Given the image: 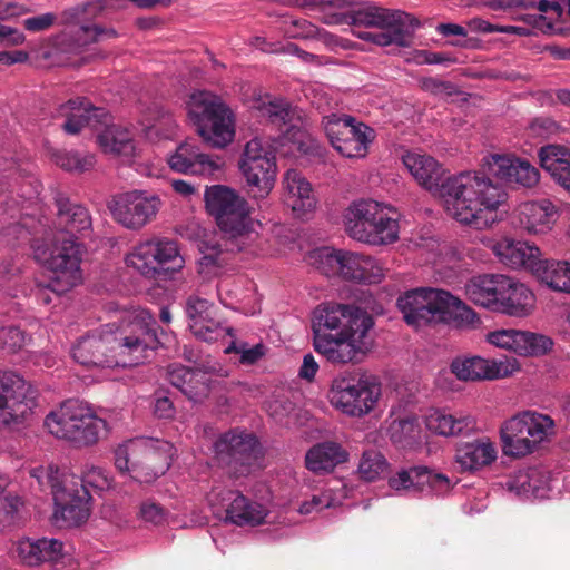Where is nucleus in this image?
Instances as JSON below:
<instances>
[{"label":"nucleus","mask_w":570,"mask_h":570,"mask_svg":"<svg viewBox=\"0 0 570 570\" xmlns=\"http://www.w3.org/2000/svg\"><path fill=\"white\" fill-rule=\"evenodd\" d=\"M403 164L414 179L444 202L445 209L460 224L476 230L501 219L499 209L508 194L501 184L483 171H464L443 178L444 169L431 156L407 153Z\"/></svg>","instance_id":"nucleus-1"},{"label":"nucleus","mask_w":570,"mask_h":570,"mask_svg":"<svg viewBox=\"0 0 570 570\" xmlns=\"http://www.w3.org/2000/svg\"><path fill=\"white\" fill-rule=\"evenodd\" d=\"M156 320L149 312H140L126 326L107 324L101 332L81 337L72 347V357L86 367H112L120 364L117 356L131 355L132 363L144 358V352L155 348Z\"/></svg>","instance_id":"nucleus-2"},{"label":"nucleus","mask_w":570,"mask_h":570,"mask_svg":"<svg viewBox=\"0 0 570 570\" xmlns=\"http://www.w3.org/2000/svg\"><path fill=\"white\" fill-rule=\"evenodd\" d=\"M205 202L222 236L203 242L200 265L222 268L228 264L233 254L243 250L257 238V232L248 215L246 200L235 190L222 185L212 186L206 189Z\"/></svg>","instance_id":"nucleus-3"},{"label":"nucleus","mask_w":570,"mask_h":570,"mask_svg":"<svg viewBox=\"0 0 570 570\" xmlns=\"http://www.w3.org/2000/svg\"><path fill=\"white\" fill-rule=\"evenodd\" d=\"M396 305L407 325H450L460 330H473L481 324L478 314L450 292L432 287H419L405 292Z\"/></svg>","instance_id":"nucleus-4"},{"label":"nucleus","mask_w":570,"mask_h":570,"mask_svg":"<svg viewBox=\"0 0 570 570\" xmlns=\"http://www.w3.org/2000/svg\"><path fill=\"white\" fill-rule=\"evenodd\" d=\"M57 117L65 118L61 128L69 135H78L83 128L98 130L105 127L97 136L98 144L105 153L118 156H131L135 151L132 135L119 126H109L110 116L105 108L96 107L86 97L69 99L59 106Z\"/></svg>","instance_id":"nucleus-5"},{"label":"nucleus","mask_w":570,"mask_h":570,"mask_svg":"<svg viewBox=\"0 0 570 570\" xmlns=\"http://www.w3.org/2000/svg\"><path fill=\"white\" fill-rule=\"evenodd\" d=\"M466 294L476 305L515 317L529 315L534 303V295L524 284L502 274L473 277Z\"/></svg>","instance_id":"nucleus-6"},{"label":"nucleus","mask_w":570,"mask_h":570,"mask_svg":"<svg viewBox=\"0 0 570 570\" xmlns=\"http://www.w3.org/2000/svg\"><path fill=\"white\" fill-rule=\"evenodd\" d=\"M187 111L196 131L208 147L224 148L235 137L234 116L220 97L208 91L190 95Z\"/></svg>","instance_id":"nucleus-7"},{"label":"nucleus","mask_w":570,"mask_h":570,"mask_svg":"<svg viewBox=\"0 0 570 570\" xmlns=\"http://www.w3.org/2000/svg\"><path fill=\"white\" fill-rule=\"evenodd\" d=\"M36 258L49 272L47 279L37 284V298L42 304L52 302L51 294L59 296L80 283V252L73 239L60 240L55 248L37 249Z\"/></svg>","instance_id":"nucleus-8"},{"label":"nucleus","mask_w":570,"mask_h":570,"mask_svg":"<svg viewBox=\"0 0 570 570\" xmlns=\"http://www.w3.org/2000/svg\"><path fill=\"white\" fill-rule=\"evenodd\" d=\"M344 225L351 238L368 245H387L399 238L396 213L390 215L385 207L372 199L351 204L344 214Z\"/></svg>","instance_id":"nucleus-9"},{"label":"nucleus","mask_w":570,"mask_h":570,"mask_svg":"<svg viewBox=\"0 0 570 570\" xmlns=\"http://www.w3.org/2000/svg\"><path fill=\"white\" fill-rule=\"evenodd\" d=\"M49 433L77 446L97 443L107 434V422L98 417L90 407L79 400H67L50 412L45 420Z\"/></svg>","instance_id":"nucleus-10"},{"label":"nucleus","mask_w":570,"mask_h":570,"mask_svg":"<svg viewBox=\"0 0 570 570\" xmlns=\"http://www.w3.org/2000/svg\"><path fill=\"white\" fill-rule=\"evenodd\" d=\"M168 449L169 444L159 440H129L115 450V466L139 483H151L170 465Z\"/></svg>","instance_id":"nucleus-11"},{"label":"nucleus","mask_w":570,"mask_h":570,"mask_svg":"<svg viewBox=\"0 0 570 570\" xmlns=\"http://www.w3.org/2000/svg\"><path fill=\"white\" fill-rule=\"evenodd\" d=\"M553 429L554 422L549 415L533 411L519 413L500 429L503 453L513 458L525 456L553 434Z\"/></svg>","instance_id":"nucleus-12"},{"label":"nucleus","mask_w":570,"mask_h":570,"mask_svg":"<svg viewBox=\"0 0 570 570\" xmlns=\"http://www.w3.org/2000/svg\"><path fill=\"white\" fill-rule=\"evenodd\" d=\"M380 395L381 384L376 376L354 372L333 381L330 400L344 414L361 417L374 409Z\"/></svg>","instance_id":"nucleus-13"},{"label":"nucleus","mask_w":570,"mask_h":570,"mask_svg":"<svg viewBox=\"0 0 570 570\" xmlns=\"http://www.w3.org/2000/svg\"><path fill=\"white\" fill-rule=\"evenodd\" d=\"M127 264L151 279L166 278L184 267L176 240L153 238L140 243L127 256Z\"/></svg>","instance_id":"nucleus-14"},{"label":"nucleus","mask_w":570,"mask_h":570,"mask_svg":"<svg viewBox=\"0 0 570 570\" xmlns=\"http://www.w3.org/2000/svg\"><path fill=\"white\" fill-rule=\"evenodd\" d=\"M214 460L233 478L248 475L259 455V442L250 433L230 430L223 433L214 443Z\"/></svg>","instance_id":"nucleus-15"},{"label":"nucleus","mask_w":570,"mask_h":570,"mask_svg":"<svg viewBox=\"0 0 570 570\" xmlns=\"http://www.w3.org/2000/svg\"><path fill=\"white\" fill-rule=\"evenodd\" d=\"M373 317L362 308L334 302L318 305L313 313L312 328L314 338L318 336H333L338 332H356V337H362L364 333L373 327Z\"/></svg>","instance_id":"nucleus-16"},{"label":"nucleus","mask_w":570,"mask_h":570,"mask_svg":"<svg viewBox=\"0 0 570 570\" xmlns=\"http://www.w3.org/2000/svg\"><path fill=\"white\" fill-rule=\"evenodd\" d=\"M248 193L254 198H264L274 188L276 180V158L269 146H264L258 138L249 140L239 160Z\"/></svg>","instance_id":"nucleus-17"},{"label":"nucleus","mask_w":570,"mask_h":570,"mask_svg":"<svg viewBox=\"0 0 570 570\" xmlns=\"http://www.w3.org/2000/svg\"><path fill=\"white\" fill-rule=\"evenodd\" d=\"M37 391L17 372L0 371V428L20 424L37 405Z\"/></svg>","instance_id":"nucleus-18"},{"label":"nucleus","mask_w":570,"mask_h":570,"mask_svg":"<svg viewBox=\"0 0 570 570\" xmlns=\"http://www.w3.org/2000/svg\"><path fill=\"white\" fill-rule=\"evenodd\" d=\"M160 204L155 195L132 190L115 196L108 208L114 219L124 227L140 229L156 217Z\"/></svg>","instance_id":"nucleus-19"},{"label":"nucleus","mask_w":570,"mask_h":570,"mask_svg":"<svg viewBox=\"0 0 570 570\" xmlns=\"http://www.w3.org/2000/svg\"><path fill=\"white\" fill-rule=\"evenodd\" d=\"M420 22L411 14L401 10H385L377 30L360 31L357 37L362 40L386 47H409L412 43L413 32Z\"/></svg>","instance_id":"nucleus-20"},{"label":"nucleus","mask_w":570,"mask_h":570,"mask_svg":"<svg viewBox=\"0 0 570 570\" xmlns=\"http://www.w3.org/2000/svg\"><path fill=\"white\" fill-rule=\"evenodd\" d=\"M367 334L364 333L360 338L356 337V332H338L333 336H318V338H314V348L332 363L357 362L358 355L365 354L371 345Z\"/></svg>","instance_id":"nucleus-21"},{"label":"nucleus","mask_w":570,"mask_h":570,"mask_svg":"<svg viewBox=\"0 0 570 570\" xmlns=\"http://www.w3.org/2000/svg\"><path fill=\"white\" fill-rule=\"evenodd\" d=\"M55 512L53 520L60 528L76 527L87 521L89 517L90 494L83 484L76 489L53 485Z\"/></svg>","instance_id":"nucleus-22"},{"label":"nucleus","mask_w":570,"mask_h":570,"mask_svg":"<svg viewBox=\"0 0 570 570\" xmlns=\"http://www.w3.org/2000/svg\"><path fill=\"white\" fill-rule=\"evenodd\" d=\"M253 109L258 117L274 125L286 139H297L301 132V119L296 109L286 100L265 95L254 101Z\"/></svg>","instance_id":"nucleus-23"},{"label":"nucleus","mask_w":570,"mask_h":570,"mask_svg":"<svg viewBox=\"0 0 570 570\" xmlns=\"http://www.w3.org/2000/svg\"><path fill=\"white\" fill-rule=\"evenodd\" d=\"M55 203L57 206L58 224L65 229V233L56 237L51 248H55L60 240L73 239L81 253L80 243L73 235L76 233H88L91 229L92 220L89 210L82 205L72 203L63 194H57Z\"/></svg>","instance_id":"nucleus-24"},{"label":"nucleus","mask_w":570,"mask_h":570,"mask_svg":"<svg viewBox=\"0 0 570 570\" xmlns=\"http://www.w3.org/2000/svg\"><path fill=\"white\" fill-rule=\"evenodd\" d=\"M389 484L395 491H423L424 487L428 485L438 494L444 493L451 488L448 476L441 473H433L425 466H414L410 470H402L389 480Z\"/></svg>","instance_id":"nucleus-25"},{"label":"nucleus","mask_w":570,"mask_h":570,"mask_svg":"<svg viewBox=\"0 0 570 570\" xmlns=\"http://www.w3.org/2000/svg\"><path fill=\"white\" fill-rule=\"evenodd\" d=\"M169 167L181 174L205 175L219 169V165L209 155L199 150L190 140L180 144L168 159Z\"/></svg>","instance_id":"nucleus-26"},{"label":"nucleus","mask_w":570,"mask_h":570,"mask_svg":"<svg viewBox=\"0 0 570 570\" xmlns=\"http://www.w3.org/2000/svg\"><path fill=\"white\" fill-rule=\"evenodd\" d=\"M489 166L499 179L509 184L530 188L539 181V170L524 159L495 155L492 156V163Z\"/></svg>","instance_id":"nucleus-27"},{"label":"nucleus","mask_w":570,"mask_h":570,"mask_svg":"<svg viewBox=\"0 0 570 570\" xmlns=\"http://www.w3.org/2000/svg\"><path fill=\"white\" fill-rule=\"evenodd\" d=\"M117 37L118 33L112 28H104L99 24H77L57 35L56 45L63 52H78L83 47L104 38Z\"/></svg>","instance_id":"nucleus-28"},{"label":"nucleus","mask_w":570,"mask_h":570,"mask_svg":"<svg viewBox=\"0 0 570 570\" xmlns=\"http://www.w3.org/2000/svg\"><path fill=\"white\" fill-rule=\"evenodd\" d=\"M284 203L297 216L311 212L316 199L311 184L295 169H288L283 180Z\"/></svg>","instance_id":"nucleus-29"},{"label":"nucleus","mask_w":570,"mask_h":570,"mask_svg":"<svg viewBox=\"0 0 570 570\" xmlns=\"http://www.w3.org/2000/svg\"><path fill=\"white\" fill-rule=\"evenodd\" d=\"M497 255L504 264L513 268L525 267L535 275V268L542 264L541 252L528 242L503 239L494 247Z\"/></svg>","instance_id":"nucleus-30"},{"label":"nucleus","mask_w":570,"mask_h":570,"mask_svg":"<svg viewBox=\"0 0 570 570\" xmlns=\"http://www.w3.org/2000/svg\"><path fill=\"white\" fill-rule=\"evenodd\" d=\"M61 551L62 542L57 539L26 538L17 544V553L20 561L29 567L57 561L61 557Z\"/></svg>","instance_id":"nucleus-31"},{"label":"nucleus","mask_w":570,"mask_h":570,"mask_svg":"<svg viewBox=\"0 0 570 570\" xmlns=\"http://www.w3.org/2000/svg\"><path fill=\"white\" fill-rule=\"evenodd\" d=\"M429 430L443 436L469 435L476 430L475 419L463 412L448 413L435 410L426 417Z\"/></svg>","instance_id":"nucleus-32"},{"label":"nucleus","mask_w":570,"mask_h":570,"mask_svg":"<svg viewBox=\"0 0 570 570\" xmlns=\"http://www.w3.org/2000/svg\"><path fill=\"white\" fill-rule=\"evenodd\" d=\"M340 276L346 281L377 283L383 277V268L377 262L365 255L343 252Z\"/></svg>","instance_id":"nucleus-33"},{"label":"nucleus","mask_w":570,"mask_h":570,"mask_svg":"<svg viewBox=\"0 0 570 570\" xmlns=\"http://www.w3.org/2000/svg\"><path fill=\"white\" fill-rule=\"evenodd\" d=\"M455 458L463 471H474L490 465L497 459V450L487 439H475L460 443Z\"/></svg>","instance_id":"nucleus-34"},{"label":"nucleus","mask_w":570,"mask_h":570,"mask_svg":"<svg viewBox=\"0 0 570 570\" xmlns=\"http://www.w3.org/2000/svg\"><path fill=\"white\" fill-rule=\"evenodd\" d=\"M348 460V453L341 444L332 441L311 448L305 456L306 468L314 473H328Z\"/></svg>","instance_id":"nucleus-35"},{"label":"nucleus","mask_w":570,"mask_h":570,"mask_svg":"<svg viewBox=\"0 0 570 570\" xmlns=\"http://www.w3.org/2000/svg\"><path fill=\"white\" fill-rule=\"evenodd\" d=\"M554 215V207L546 199L541 202H525L518 208L520 227L529 234L544 233L550 229Z\"/></svg>","instance_id":"nucleus-36"},{"label":"nucleus","mask_w":570,"mask_h":570,"mask_svg":"<svg viewBox=\"0 0 570 570\" xmlns=\"http://www.w3.org/2000/svg\"><path fill=\"white\" fill-rule=\"evenodd\" d=\"M451 371L462 381L494 380L504 375L501 364L479 356L455 358L451 363Z\"/></svg>","instance_id":"nucleus-37"},{"label":"nucleus","mask_w":570,"mask_h":570,"mask_svg":"<svg viewBox=\"0 0 570 570\" xmlns=\"http://www.w3.org/2000/svg\"><path fill=\"white\" fill-rule=\"evenodd\" d=\"M539 159L541 167L550 173L557 183L570 190V149L548 145L541 147Z\"/></svg>","instance_id":"nucleus-38"},{"label":"nucleus","mask_w":570,"mask_h":570,"mask_svg":"<svg viewBox=\"0 0 570 570\" xmlns=\"http://www.w3.org/2000/svg\"><path fill=\"white\" fill-rule=\"evenodd\" d=\"M227 495L230 503L226 508V519L230 522L237 525H256L267 515L262 504L248 501L243 494L228 491Z\"/></svg>","instance_id":"nucleus-39"},{"label":"nucleus","mask_w":570,"mask_h":570,"mask_svg":"<svg viewBox=\"0 0 570 570\" xmlns=\"http://www.w3.org/2000/svg\"><path fill=\"white\" fill-rule=\"evenodd\" d=\"M535 276L552 291L570 294V261L543 259Z\"/></svg>","instance_id":"nucleus-40"},{"label":"nucleus","mask_w":570,"mask_h":570,"mask_svg":"<svg viewBox=\"0 0 570 570\" xmlns=\"http://www.w3.org/2000/svg\"><path fill=\"white\" fill-rule=\"evenodd\" d=\"M535 276L552 291L570 294V261L543 259Z\"/></svg>","instance_id":"nucleus-41"},{"label":"nucleus","mask_w":570,"mask_h":570,"mask_svg":"<svg viewBox=\"0 0 570 570\" xmlns=\"http://www.w3.org/2000/svg\"><path fill=\"white\" fill-rule=\"evenodd\" d=\"M374 130L363 122H357L352 137L342 139L343 142L335 149L347 158L364 157L367 154L368 145L374 139Z\"/></svg>","instance_id":"nucleus-42"},{"label":"nucleus","mask_w":570,"mask_h":570,"mask_svg":"<svg viewBox=\"0 0 570 570\" xmlns=\"http://www.w3.org/2000/svg\"><path fill=\"white\" fill-rule=\"evenodd\" d=\"M52 161L65 171L82 174L95 166V157L91 154H81L76 150H55Z\"/></svg>","instance_id":"nucleus-43"},{"label":"nucleus","mask_w":570,"mask_h":570,"mask_svg":"<svg viewBox=\"0 0 570 570\" xmlns=\"http://www.w3.org/2000/svg\"><path fill=\"white\" fill-rule=\"evenodd\" d=\"M356 124L355 118L346 115L332 114L324 117V131L334 149L343 142L342 139L352 137Z\"/></svg>","instance_id":"nucleus-44"},{"label":"nucleus","mask_w":570,"mask_h":570,"mask_svg":"<svg viewBox=\"0 0 570 570\" xmlns=\"http://www.w3.org/2000/svg\"><path fill=\"white\" fill-rule=\"evenodd\" d=\"M146 129L161 138H169L175 131L176 120L174 116L163 107L153 105L148 109Z\"/></svg>","instance_id":"nucleus-45"},{"label":"nucleus","mask_w":570,"mask_h":570,"mask_svg":"<svg viewBox=\"0 0 570 570\" xmlns=\"http://www.w3.org/2000/svg\"><path fill=\"white\" fill-rule=\"evenodd\" d=\"M385 10L386 8L366 2L350 10L347 18L354 27H366L377 30Z\"/></svg>","instance_id":"nucleus-46"},{"label":"nucleus","mask_w":570,"mask_h":570,"mask_svg":"<svg viewBox=\"0 0 570 570\" xmlns=\"http://www.w3.org/2000/svg\"><path fill=\"white\" fill-rule=\"evenodd\" d=\"M391 441L401 446L412 445L419 436V425L415 419L394 420L389 428Z\"/></svg>","instance_id":"nucleus-47"},{"label":"nucleus","mask_w":570,"mask_h":570,"mask_svg":"<svg viewBox=\"0 0 570 570\" xmlns=\"http://www.w3.org/2000/svg\"><path fill=\"white\" fill-rule=\"evenodd\" d=\"M386 459L376 450L364 451L358 464V473L366 481H374L387 470Z\"/></svg>","instance_id":"nucleus-48"},{"label":"nucleus","mask_w":570,"mask_h":570,"mask_svg":"<svg viewBox=\"0 0 570 570\" xmlns=\"http://www.w3.org/2000/svg\"><path fill=\"white\" fill-rule=\"evenodd\" d=\"M191 333L204 342H216L223 338L226 334H230V328L225 327L215 318V314L204 317L202 322H194L189 324Z\"/></svg>","instance_id":"nucleus-49"},{"label":"nucleus","mask_w":570,"mask_h":570,"mask_svg":"<svg viewBox=\"0 0 570 570\" xmlns=\"http://www.w3.org/2000/svg\"><path fill=\"white\" fill-rule=\"evenodd\" d=\"M179 391L193 402L202 401L209 393L208 372L199 367L191 368L186 384Z\"/></svg>","instance_id":"nucleus-50"},{"label":"nucleus","mask_w":570,"mask_h":570,"mask_svg":"<svg viewBox=\"0 0 570 570\" xmlns=\"http://www.w3.org/2000/svg\"><path fill=\"white\" fill-rule=\"evenodd\" d=\"M552 346L553 342L549 336L521 331L518 354L539 356L549 352Z\"/></svg>","instance_id":"nucleus-51"},{"label":"nucleus","mask_w":570,"mask_h":570,"mask_svg":"<svg viewBox=\"0 0 570 570\" xmlns=\"http://www.w3.org/2000/svg\"><path fill=\"white\" fill-rule=\"evenodd\" d=\"M342 249H333L330 247H323L314 252L315 262L317 268L326 276H340V268H342L343 259Z\"/></svg>","instance_id":"nucleus-52"},{"label":"nucleus","mask_w":570,"mask_h":570,"mask_svg":"<svg viewBox=\"0 0 570 570\" xmlns=\"http://www.w3.org/2000/svg\"><path fill=\"white\" fill-rule=\"evenodd\" d=\"M186 314L189 318V324H194V322L204 321V317L210 314H216V308L209 301L191 296L186 302Z\"/></svg>","instance_id":"nucleus-53"},{"label":"nucleus","mask_w":570,"mask_h":570,"mask_svg":"<svg viewBox=\"0 0 570 570\" xmlns=\"http://www.w3.org/2000/svg\"><path fill=\"white\" fill-rule=\"evenodd\" d=\"M520 334L521 331L517 330H500L490 332L487 340L492 345L518 353Z\"/></svg>","instance_id":"nucleus-54"},{"label":"nucleus","mask_w":570,"mask_h":570,"mask_svg":"<svg viewBox=\"0 0 570 570\" xmlns=\"http://www.w3.org/2000/svg\"><path fill=\"white\" fill-rule=\"evenodd\" d=\"M59 17L55 12H45L41 14L32 16L22 21L24 30L38 33L50 30L58 23Z\"/></svg>","instance_id":"nucleus-55"},{"label":"nucleus","mask_w":570,"mask_h":570,"mask_svg":"<svg viewBox=\"0 0 570 570\" xmlns=\"http://www.w3.org/2000/svg\"><path fill=\"white\" fill-rule=\"evenodd\" d=\"M82 484L85 487L90 485L94 489L104 491L111 488L112 478L106 469L101 466H91L85 472Z\"/></svg>","instance_id":"nucleus-56"},{"label":"nucleus","mask_w":570,"mask_h":570,"mask_svg":"<svg viewBox=\"0 0 570 570\" xmlns=\"http://www.w3.org/2000/svg\"><path fill=\"white\" fill-rule=\"evenodd\" d=\"M167 515V511L155 501L148 500L141 503L140 517L144 521L155 525L161 524Z\"/></svg>","instance_id":"nucleus-57"},{"label":"nucleus","mask_w":570,"mask_h":570,"mask_svg":"<svg viewBox=\"0 0 570 570\" xmlns=\"http://www.w3.org/2000/svg\"><path fill=\"white\" fill-rule=\"evenodd\" d=\"M557 122L550 117L534 118L529 125L532 137L547 138L557 130Z\"/></svg>","instance_id":"nucleus-58"},{"label":"nucleus","mask_w":570,"mask_h":570,"mask_svg":"<svg viewBox=\"0 0 570 570\" xmlns=\"http://www.w3.org/2000/svg\"><path fill=\"white\" fill-rule=\"evenodd\" d=\"M421 88L433 95L445 94L449 96H451L455 90L452 82L433 77L423 78L421 80Z\"/></svg>","instance_id":"nucleus-59"},{"label":"nucleus","mask_w":570,"mask_h":570,"mask_svg":"<svg viewBox=\"0 0 570 570\" xmlns=\"http://www.w3.org/2000/svg\"><path fill=\"white\" fill-rule=\"evenodd\" d=\"M294 410V404L288 400L275 399L267 405L269 415L276 421L282 423L283 420L289 415Z\"/></svg>","instance_id":"nucleus-60"},{"label":"nucleus","mask_w":570,"mask_h":570,"mask_svg":"<svg viewBox=\"0 0 570 570\" xmlns=\"http://www.w3.org/2000/svg\"><path fill=\"white\" fill-rule=\"evenodd\" d=\"M332 498L330 494H314L311 500L303 502L299 507L302 514H309L313 511H320L331 507Z\"/></svg>","instance_id":"nucleus-61"},{"label":"nucleus","mask_w":570,"mask_h":570,"mask_svg":"<svg viewBox=\"0 0 570 570\" xmlns=\"http://www.w3.org/2000/svg\"><path fill=\"white\" fill-rule=\"evenodd\" d=\"M86 8L83 3H79L62 10L60 14V23L67 27L77 26L82 19H85Z\"/></svg>","instance_id":"nucleus-62"},{"label":"nucleus","mask_w":570,"mask_h":570,"mask_svg":"<svg viewBox=\"0 0 570 570\" xmlns=\"http://www.w3.org/2000/svg\"><path fill=\"white\" fill-rule=\"evenodd\" d=\"M119 1L120 0H92L83 2V7L86 8L85 18L94 19L99 17L106 9L118 8Z\"/></svg>","instance_id":"nucleus-63"},{"label":"nucleus","mask_w":570,"mask_h":570,"mask_svg":"<svg viewBox=\"0 0 570 570\" xmlns=\"http://www.w3.org/2000/svg\"><path fill=\"white\" fill-rule=\"evenodd\" d=\"M191 367H186L183 365H170L167 371L168 381L171 385L177 387L178 390L181 389L187 382V379L190 375Z\"/></svg>","instance_id":"nucleus-64"}]
</instances>
